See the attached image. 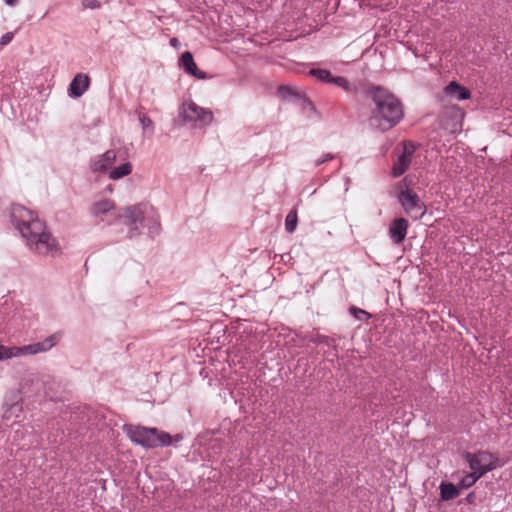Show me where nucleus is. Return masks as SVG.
<instances>
[{
  "label": "nucleus",
  "instance_id": "1",
  "mask_svg": "<svg viewBox=\"0 0 512 512\" xmlns=\"http://www.w3.org/2000/svg\"><path fill=\"white\" fill-rule=\"evenodd\" d=\"M11 218L31 251L51 256L59 253L57 240L33 211L16 204L11 208Z\"/></svg>",
  "mask_w": 512,
  "mask_h": 512
},
{
  "label": "nucleus",
  "instance_id": "2",
  "mask_svg": "<svg viewBox=\"0 0 512 512\" xmlns=\"http://www.w3.org/2000/svg\"><path fill=\"white\" fill-rule=\"evenodd\" d=\"M373 107L369 118L370 125L387 131L396 126L404 116L400 101L389 91L377 87L371 92Z\"/></svg>",
  "mask_w": 512,
  "mask_h": 512
},
{
  "label": "nucleus",
  "instance_id": "3",
  "mask_svg": "<svg viewBox=\"0 0 512 512\" xmlns=\"http://www.w3.org/2000/svg\"><path fill=\"white\" fill-rule=\"evenodd\" d=\"M124 431L132 442L145 448L163 447L172 443V436L169 433L156 428L125 425Z\"/></svg>",
  "mask_w": 512,
  "mask_h": 512
},
{
  "label": "nucleus",
  "instance_id": "4",
  "mask_svg": "<svg viewBox=\"0 0 512 512\" xmlns=\"http://www.w3.org/2000/svg\"><path fill=\"white\" fill-rule=\"evenodd\" d=\"M398 200L405 213L414 220L421 219L426 213V206L418 194L412 189L401 190Z\"/></svg>",
  "mask_w": 512,
  "mask_h": 512
},
{
  "label": "nucleus",
  "instance_id": "5",
  "mask_svg": "<svg viewBox=\"0 0 512 512\" xmlns=\"http://www.w3.org/2000/svg\"><path fill=\"white\" fill-rule=\"evenodd\" d=\"M465 458L469 463L470 469L481 476L496 467V458L493 454L486 451H480L474 454L466 453Z\"/></svg>",
  "mask_w": 512,
  "mask_h": 512
},
{
  "label": "nucleus",
  "instance_id": "6",
  "mask_svg": "<svg viewBox=\"0 0 512 512\" xmlns=\"http://www.w3.org/2000/svg\"><path fill=\"white\" fill-rule=\"evenodd\" d=\"M183 116L185 120L198 122L201 125H207L213 120V113L210 110H206L192 101L184 103Z\"/></svg>",
  "mask_w": 512,
  "mask_h": 512
},
{
  "label": "nucleus",
  "instance_id": "7",
  "mask_svg": "<svg viewBox=\"0 0 512 512\" xmlns=\"http://www.w3.org/2000/svg\"><path fill=\"white\" fill-rule=\"evenodd\" d=\"M118 217L122 219L123 223L130 227V237H133L134 231L138 230L139 225H142L144 219V211L141 205H135L124 208Z\"/></svg>",
  "mask_w": 512,
  "mask_h": 512
},
{
  "label": "nucleus",
  "instance_id": "8",
  "mask_svg": "<svg viewBox=\"0 0 512 512\" xmlns=\"http://www.w3.org/2000/svg\"><path fill=\"white\" fill-rule=\"evenodd\" d=\"M415 150L416 145L413 142H405L403 144V152L393 165L392 174L394 177H399L407 171Z\"/></svg>",
  "mask_w": 512,
  "mask_h": 512
},
{
  "label": "nucleus",
  "instance_id": "9",
  "mask_svg": "<svg viewBox=\"0 0 512 512\" xmlns=\"http://www.w3.org/2000/svg\"><path fill=\"white\" fill-rule=\"evenodd\" d=\"M57 341L58 337L56 335H52L45 339L43 342L26 345L21 348H14V353H18V355L37 354L39 352H44L51 349Z\"/></svg>",
  "mask_w": 512,
  "mask_h": 512
},
{
  "label": "nucleus",
  "instance_id": "10",
  "mask_svg": "<svg viewBox=\"0 0 512 512\" xmlns=\"http://www.w3.org/2000/svg\"><path fill=\"white\" fill-rule=\"evenodd\" d=\"M409 223L405 218L395 219L389 227V235L394 244L402 243L407 235Z\"/></svg>",
  "mask_w": 512,
  "mask_h": 512
},
{
  "label": "nucleus",
  "instance_id": "11",
  "mask_svg": "<svg viewBox=\"0 0 512 512\" xmlns=\"http://www.w3.org/2000/svg\"><path fill=\"white\" fill-rule=\"evenodd\" d=\"M116 160V153L114 150H108L104 154L96 157L91 162V169L94 172H105L112 167Z\"/></svg>",
  "mask_w": 512,
  "mask_h": 512
},
{
  "label": "nucleus",
  "instance_id": "12",
  "mask_svg": "<svg viewBox=\"0 0 512 512\" xmlns=\"http://www.w3.org/2000/svg\"><path fill=\"white\" fill-rule=\"evenodd\" d=\"M180 66L188 73L198 79H206L207 75L205 72L200 71L194 62L193 56L190 52H184L180 58Z\"/></svg>",
  "mask_w": 512,
  "mask_h": 512
},
{
  "label": "nucleus",
  "instance_id": "13",
  "mask_svg": "<svg viewBox=\"0 0 512 512\" xmlns=\"http://www.w3.org/2000/svg\"><path fill=\"white\" fill-rule=\"evenodd\" d=\"M90 79L86 74H77L70 84V94L74 97L82 96L89 87Z\"/></svg>",
  "mask_w": 512,
  "mask_h": 512
},
{
  "label": "nucleus",
  "instance_id": "14",
  "mask_svg": "<svg viewBox=\"0 0 512 512\" xmlns=\"http://www.w3.org/2000/svg\"><path fill=\"white\" fill-rule=\"evenodd\" d=\"M446 95L453 97L457 100H466L469 99L471 96V92L465 88L464 86H461L455 81L450 82L444 89Z\"/></svg>",
  "mask_w": 512,
  "mask_h": 512
},
{
  "label": "nucleus",
  "instance_id": "15",
  "mask_svg": "<svg viewBox=\"0 0 512 512\" xmlns=\"http://www.w3.org/2000/svg\"><path fill=\"white\" fill-rule=\"evenodd\" d=\"M115 209L114 202L108 199H102L95 203L90 208L93 216L100 217Z\"/></svg>",
  "mask_w": 512,
  "mask_h": 512
},
{
  "label": "nucleus",
  "instance_id": "16",
  "mask_svg": "<svg viewBox=\"0 0 512 512\" xmlns=\"http://www.w3.org/2000/svg\"><path fill=\"white\" fill-rule=\"evenodd\" d=\"M440 495L444 501L452 500L459 495V489L452 483L442 482L440 484Z\"/></svg>",
  "mask_w": 512,
  "mask_h": 512
},
{
  "label": "nucleus",
  "instance_id": "17",
  "mask_svg": "<svg viewBox=\"0 0 512 512\" xmlns=\"http://www.w3.org/2000/svg\"><path fill=\"white\" fill-rule=\"evenodd\" d=\"M131 171H132L131 164L129 162H126V163L120 165L119 167L112 169L109 173V177L113 180H117L124 176L129 175L131 173Z\"/></svg>",
  "mask_w": 512,
  "mask_h": 512
},
{
  "label": "nucleus",
  "instance_id": "18",
  "mask_svg": "<svg viewBox=\"0 0 512 512\" xmlns=\"http://www.w3.org/2000/svg\"><path fill=\"white\" fill-rule=\"evenodd\" d=\"M298 223V214L297 209L294 207L286 216L285 219V228L287 232L292 233L295 231Z\"/></svg>",
  "mask_w": 512,
  "mask_h": 512
},
{
  "label": "nucleus",
  "instance_id": "19",
  "mask_svg": "<svg viewBox=\"0 0 512 512\" xmlns=\"http://www.w3.org/2000/svg\"><path fill=\"white\" fill-rule=\"evenodd\" d=\"M482 476L479 475L477 472L472 471L471 473L464 476L460 482L459 487L462 489H467L475 484V482L481 478Z\"/></svg>",
  "mask_w": 512,
  "mask_h": 512
},
{
  "label": "nucleus",
  "instance_id": "20",
  "mask_svg": "<svg viewBox=\"0 0 512 512\" xmlns=\"http://www.w3.org/2000/svg\"><path fill=\"white\" fill-rule=\"evenodd\" d=\"M310 74L316 77L320 81L329 82L331 78V73L325 69H311Z\"/></svg>",
  "mask_w": 512,
  "mask_h": 512
},
{
  "label": "nucleus",
  "instance_id": "21",
  "mask_svg": "<svg viewBox=\"0 0 512 512\" xmlns=\"http://www.w3.org/2000/svg\"><path fill=\"white\" fill-rule=\"evenodd\" d=\"M329 83H333V84L343 88L345 91H350V89H351L349 82L344 77H340V76L333 77L331 75Z\"/></svg>",
  "mask_w": 512,
  "mask_h": 512
},
{
  "label": "nucleus",
  "instance_id": "22",
  "mask_svg": "<svg viewBox=\"0 0 512 512\" xmlns=\"http://www.w3.org/2000/svg\"><path fill=\"white\" fill-rule=\"evenodd\" d=\"M18 356V353H14V348H7L0 344V360L9 359Z\"/></svg>",
  "mask_w": 512,
  "mask_h": 512
},
{
  "label": "nucleus",
  "instance_id": "23",
  "mask_svg": "<svg viewBox=\"0 0 512 512\" xmlns=\"http://www.w3.org/2000/svg\"><path fill=\"white\" fill-rule=\"evenodd\" d=\"M350 312L358 319V320H364L368 319L370 317V314L366 312L365 310H362L357 307H351Z\"/></svg>",
  "mask_w": 512,
  "mask_h": 512
},
{
  "label": "nucleus",
  "instance_id": "24",
  "mask_svg": "<svg viewBox=\"0 0 512 512\" xmlns=\"http://www.w3.org/2000/svg\"><path fill=\"white\" fill-rule=\"evenodd\" d=\"M139 121L144 129L153 125V121L145 114L139 116Z\"/></svg>",
  "mask_w": 512,
  "mask_h": 512
},
{
  "label": "nucleus",
  "instance_id": "25",
  "mask_svg": "<svg viewBox=\"0 0 512 512\" xmlns=\"http://www.w3.org/2000/svg\"><path fill=\"white\" fill-rule=\"evenodd\" d=\"M13 37H14V33L13 32H7L0 39L1 45L9 44L12 41Z\"/></svg>",
  "mask_w": 512,
  "mask_h": 512
},
{
  "label": "nucleus",
  "instance_id": "26",
  "mask_svg": "<svg viewBox=\"0 0 512 512\" xmlns=\"http://www.w3.org/2000/svg\"><path fill=\"white\" fill-rule=\"evenodd\" d=\"M86 6L91 9L99 8L100 7V1L98 0H87Z\"/></svg>",
  "mask_w": 512,
  "mask_h": 512
},
{
  "label": "nucleus",
  "instance_id": "27",
  "mask_svg": "<svg viewBox=\"0 0 512 512\" xmlns=\"http://www.w3.org/2000/svg\"><path fill=\"white\" fill-rule=\"evenodd\" d=\"M332 158H333V156L331 154H327L323 159L317 160L316 161V165H320V164H322V163H324V162H326V161H328V160H330Z\"/></svg>",
  "mask_w": 512,
  "mask_h": 512
},
{
  "label": "nucleus",
  "instance_id": "28",
  "mask_svg": "<svg viewBox=\"0 0 512 512\" xmlns=\"http://www.w3.org/2000/svg\"><path fill=\"white\" fill-rule=\"evenodd\" d=\"M4 2L9 6H14L18 2V0H4Z\"/></svg>",
  "mask_w": 512,
  "mask_h": 512
},
{
  "label": "nucleus",
  "instance_id": "29",
  "mask_svg": "<svg viewBox=\"0 0 512 512\" xmlns=\"http://www.w3.org/2000/svg\"><path fill=\"white\" fill-rule=\"evenodd\" d=\"M170 44H171L172 46L176 47V46H177V44H178V40H177V38H172V39L170 40Z\"/></svg>",
  "mask_w": 512,
  "mask_h": 512
},
{
  "label": "nucleus",
  "instance_id": "30",
  "mask_svg": "<svg viewBox=\"0 0 512 512\" xmlns=\"http://www.w3.org/2000/svg\"><path fill=\"white\" fill-rule=\"evenodd\" d=\"M466 499H467V501H468L469 503H472V502H473V499H474V494H473V493H470V494L467 496V498H466Z\"/></svg>",
  "mask_w": 512,
  "mask_h": 512
}]
</instances>
